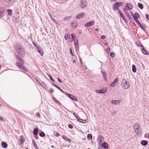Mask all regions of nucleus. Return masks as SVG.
<instances>
[{"instance_id": "de8ad7c7", "label": "nucleus", "mask_w": 149, "mask_h": 149, "mask_svg": "<svg viewBox=\"0 0 149 149\" xmlns=\"http://www.w3.org/2000/svg\"><path fill=\"white\" fill-rule=\"evenodd\" d=\"M70 53H71V55H72V56H74V55L72 53V49H71V48H70Z\"/></svg>"}, {"instance_id": "a211bd4d", "label": "nucleus", "mask_w": 149, "mask_h": 149, "mask_svg": "<svg viewBox=\"0 0 149 149\" xmlns=\"http://www.w3.org/2000/svg\"><path fill=\"white\" fill-rule=\"evenodd\" d=\"M74 43L75 44V46L76 50H79V43L77 40L76 41H74Z\"/></svg>"}, {"instance_id": "2f4dec72", "label": "nucleus", "mask_w": 149, "mask_h": 149, "mask_svg": "<svg viewBox=\"0 0 149 149\" xmlns=\"http://www.w3.org/2000/svg\"><path fill=\"white\" fill-rule=\"evenodd\" d=\"M71 17L70 16H67L65 18H64V19L65 21H67L68 20H70V19Z\"/></svg>"}, {"instance_id": "ea45409f", "label": "nucleus", "mask_w": 149, "mask_h": 149, "mask_svg": "<svg viewBox=\"0 0 149 149\" xmlns=\"http://www.w3.org/2000/svg\"><path fill=\"white\" fill-rule=\"evenodd\" d=\"M127 9H126V8H124L123 9L125 15L127 14V13H128L127 11Z\"/></svg>"}, {"instance_id": "bf43d9fd", "label": "nucleus", "mask_w": 149, "mask_h": 149, "mask_svg": "<svg viewBox=\"0 0 149 149\" xmlns=\"http://www.w3.org/2000/svg\"><path fill=\"white\" fill-rule=\"evenodd\" d=\"M65 38L66 40H67L68 38V36H65Z\"/></svg>"}, {"instance_id": "680f3d73", "label": "nucleus", "mask_w": 149, "mask_h": 149, "mask_svg": "<svg viewBox=\"0 0 149 149\" xmlns=\"http://www.w3.org/2000/svg\"><path fill=\"white\" fill-rule=\"evenodd\" d=\"M131 14L133 16V15H133V13H132V12H131Z\"/></svg>"}, {"instance_id": "4d7b16f0", "label": "nucleus", "mask_w": 149, "mask_h": 149, "mask_svg": "<svg viewBox=\"0 0 149 149\" xmlns=\"http://www.w3.org/2000/svg\"><path fill=\"white\" fill-rule=\"evenodd\" d=\"M57 79H58V81H59L60 83H61V82H62V81H61V80L60 79H59V78H57Z\"/></svg>"}, {"instance_id": "f257e3e1", "label": "nucleus", "mask_w": 149, "mask_h": 149, "mask_svg": "<svg viewBox=\"0 0 149 149\" xmlns=\"http://www.w3.org/2000/svg\"><path fill=\"white\" fill-rule=\"evenodd\" d=\"M16 58H17L18 60V61L19 62H16V66L17 67L21 68V69L23 70L24 71L27 72V69L24 67V66L23 65L24 63V61L18 55H17L16 56Z\"/></svg>"}, {"instance_id": "dca6fc26", "label": "nucleus", "mask_w": 149, "mask_h": 149, "mask_svg": "<svg viewBox=\"0 0 149 149\" xmlns=\"http://www.w3.org/2000/svg\"><path fill=\"white\" fill-rule=\"evenodd\" d=\"M101 146L103 148L106 149H108L109 148L108 144L105 142H104L103 143H102Z\"/></svg>"}, {"instance_id": "a878e982", "label": "nucleus", "mask_w": 149, "mask_h": 149, "mask_svg": "<svg viewBox=\"0 0 149 149\" xmlns=\"http://www.w3.org/2000/svg\"><path fill=\"white\" fill-rule=\"evenodd\" d=\"M141 51L145 55H146L148 54V52L144 48L141 49Z\"/></svg>"}, {"instance_id": "72a5a7b5", "label": "nucleus", "mask_w": 149, "mask_h": 149, "mask_svg": "<svg viewBox=\"0 0 149 149\" xmlns=\"http://www.w3.org/2000/svg\"><path fill=\"white\" fill-rule=\"evenodd\" d=\"M116 4L117 5L118 7L122 6L123 5L122 2H117Z\"/></svg>"}, {"instance_id": "338daca9", "label": "nucleus", "mask_w": 149, "mask_h": 149, "mask_svg": "<svg viewBox=\"0 0 149 149\" xmlns=\"http://www.w3.org/2000/svg\"><path fill=\"white\" fill-rule=\"evenodd\" d=\"M51 147L52 148H54V146H51Z\"/></svg>"}, {"instance_id": "1a4fd4ad", "label": "nucleus", "mask_w": 149, "mask_h": 149, "mask_svg": "<svg viewBox=\"0 0 149 149\" xmlns=\"http://www.w3.org/2000/svg\"><path fill=\"white\" fill-rule=\"evenodd\" d=\"M125 8L128 10H130L133 8V6L130 3H127L125 5Z\"/></svg>"}, {"instance_id": "774afa93", "label": "nucleus", "mask_w": 149, "mask_h": 149, "mask_svg": "<svg viewBox=\"0 0 149 149\" xmlns=\"http://www.w3.org/2000/svg\"><path fill=\"white\" fill-rule=\"evenodd\" d=\"M52 98H53V99H54V100H55V99H56V98H55V97H53Z\"/></svg>"}, {"instance_id": "6e6d98bb", "label": "nucleus", "mask_w": 149, "mask_h": 149, "mask_svg": "<svg viewBox=\"0 0 149 149\" xmlns=\"http://www.w3.org/2000/svg\"><path fill=\"white\" fill-rule=\"evenodd\" d=\"M100 90H96L95 91L97 93H100Z\"/></svg>"}, {"instance_id": "7c9ffc66", "label": "nucleus", "mask_w": 149, "mask_h": 149, "mask_svg": "<svg viewBox=\"0 0 149 149\" xmlns=\"http://www.w3.org/2000/svg\"><path fill=\"white\" fill-rule=\"evenodd\" d=\"M32 143L33 144V146H34L35 148L37 149V148L38 147L36 145V143L35 141L34 140H32Z\"/></svg>"}, {"instance_id": "3c124183", "label": "nucleus", "mask_w": 149, "mask_h": 149, "mask_svg": "<svg viewBox=\"0 0 149 149\" xmlns=\"http://www.w3.org/2000/svg\"><path fill=\"white\" fill-rule=\"evenodd\" d=\"M146 19L148 20H149V17H148V14H146Z\"/></svg>"}, {"instance_id": "4468645a", "label": "nucleus", "mask_w": 149, "mask_h": 149, "mask_svg": "<svg viewBox=\"0 0 149 149\" xmlns=\"http://www.w3.org/2000/svg\"><path fill=\"white\" fill-rule=\"evenodd\" d=\"M134 19L136 22V21L137 20V19L139 18L140 17L138 13H135L134 15H133Z\"/></svg>"}, {"instance_id": "0eeeda50", "label": "nucleus", "mask_w": 149, "mask_h": 149, "mask_svg": "<svg viewBox=\"0 0 149 149\" xmlns=\"http://www.w3.org/2000/svg\"><path fill=\"white\" fill-rule=\"evenodd\" d=\"M101 73L104 79L106 81H107V76L105 71L103 68L101 69Z\"/></svg>"}, {"instance_id": "393cba45", "label": "nucleus", "mask_w": 149, "mask_h": 149, "mask_svg": "<svg viewBox=\"0 0 149 149\" xmlns=\"http://www.w3.org/2000/svg\"><path fill=\"white\" fill-rule=\"evenodd\" d=\"M1 145L2 147L4 148H6L7 147V143L4 142H2L1 143Z\"/></svg>"}, {"instance_id": "412c9836", "label": "nucleus", "mask_w": 149, "mask_h": 149, "mask_svg": "<svg viewBox=\"0 0 149 149\" xmlns=\"http://www.w3.org/2000/svg\"><path fill=\"white\" fill-rule=\"evenodd\" d=\"M111 103L116 104L119 103L120 102V100H112L111 101Z\"/></svg>"}, {"instance_id": "c85d7f7f", "label": "nucleus", "mask_w": 149, "mask_h": 149, "mask_svg": "<svg viewBox=\"0 0 149 149\" xmlns=\"http://www.w3.org/2000/svg\"><path fill=\"white\" fill-rule=\"evenodd\" d=\"M125 15L130 20H132L133 19L131 17V15L128 13H127V14H125Z\"/></svg>"}, {"instance_id": "f8f14e48", "label": "nucleus", "mask_w": 149, "mask_h": 149, "mask_svg": "<svg viewBox=\"0 0 149 149\" xmlns=\"http://www.w3.org/2000/svg\"><path fill=\"white\" fill-rule=\"evenodd\" d=\"M118 81V79L117 78H116L114 81L111 83L110 84V86L114 87L115 86V85L116 84Z\"/></svg>"}, {"instance_id": "20e7f679", "label": "nucleus", "mask_w": 149, "mask_h": 149, "mask_svg": "<svg viewBox=\"0 0 149 149\" xmlns=\"http://www.w3.org/2000/svg\"><path fill=\"white\" fill-rule=\"evenodd\" d=\"M134 128L136 132L139 133L141 130V127L140 125L138 124H135L134 126Z\"/></svg>"}, {"instance_id": "c756f323", "label": "nucleus", "mask_w": 149, "mask_h": 149, "mask_svg": "<svg viewBox=\"0 0 149 149\" xmlns=\"http://www.w3.org/2000/svg\"><path fill=\"white\" fill-rule=\"evenodd\" d=\"M138 6L141 9H142L143 8V5L141 3H138Z\"/></svg>"}, {"instance_id": "e2e57ef3", "label": "nucleus", "mask_w": 149, "mask_h": 149, "mask_svg": "<svg viewBox=\"0 0 149 149\" xmlns=\"http://www.w3.org/2000/svg\"><path fill=\"white\" fill-rule=\"evenodd\" d=\"M99 30V29H95V30L96 31H98Z\"/></svg>"}, {"instance_id": "4be33fe9", "label": "nucleus", "mask_w": 149, "mask_h": 149, "mask_svg": "<svg viewBox=\"0 0 149 149\" xmlns=\"http://www.w3.org/2000/svg\"><path fill=\"white\" fill-rule=\"evenodd\" d=\"M107 90V88H103L102 89L100 90V93H105Z\"/></svg>"}, {"instance_id": "8fccbe9b", "label": "nucleus", "mask_w": 149, "mask_h": 149, "mask_svg": "<svg viewBox=\"0 0 149 149\" xmlns=\"http://www.w3.org/2000/svg\"><path fill=\"white\" fill-rule=\"evenodd\" d=\"M49 92L50 93H53V90L52 89V88H51L49 89Z\"/></svg>"}, {"instance_id": "e433bc0d", "label": "nucleus", "mask_w": 149, "mask_h": 149, "mask_svg": "<svg viewBox=\"0 0 149 149\" xmlns=\"http://www.w3.org/2000/svg\"><path fill=\"white\" fill-rule=\"evenodd\" d=\"M92 135L91 134H88V135H87V138H88V139H92Z\"/></svg>"}, {"instance_id": "6e6552de", "label": "nucleus", "mask_w": 149, "mask_h": 149, "mask_svg": "<svg viewBox=\"0 0 149 149\" xmlns=\"http://www.w3.org/2000/svg\"><path fill=\"white\" fill-rule=\"evenodd\" d=\"M118 13L121 16L122 18L123 19V20L125 22H127V20L126 18L125 17V16H124V15L122 13L121 10L119 9H118Z\"/></svg>"}, {"instance_id": "13d9d810", "label": "nucleus", "mask_w": 149, "mask_h": 149, "mask_svg": "<svg viewBox=\"0 0 149 149\" xmlns=\"http://www.w3.org/2000/svg\"><path fill=\"white\" fill-rule=\"evenodd\" d=\"M33 45L34 46H36L37 47V46L36 45V44L34 42H33Z\"/></svg>"}, {"instance_id": "bb28decb", "label": "nucleus", "mask_w": 149, "mask_h": 149, "mask_svg": "<svg viewBox=\"0 0 149 149\" xmlns=\"http://www.w3.org/2000/svg\"><path fill=\"white\" fill-rule=\"evenodd\" d=\"M136 66L133 65H132V71L134 72H136Z\"/></svg>"}, {"instance_id": "864d4df0", "label": "nucleus", "mask_w": 149, "mask_h": 149, "mask_svg": "<svg viewBox=\"0 0 149 149\" xmlns=\"http://www.w3.org/2000/svg\"><path fill=\"white\" fill-rule=\"evenodd\" d=\"M54 101L57 103L59 104L60 103L56 99Z\"/></svg>"}, {"instance_id": "58836bf2", "label": "nucleus", "mask_w": 149, "mask_h": 149, "mask_svg": "<svg viewBox=\"0 0 149 149\" xmlns=\"http://www.w3.org/2000/svg\"><path fill=\"white\" fill-rule=\"evenodd\" d=\"M49 77L50 78V79L52 80V81H54V80L52 78V77L49 74H48Z\"/></svg>"}, {"instance_id": "4c0bfd02", "label": "nucleus", "mask_w": 149, "mask_h": 149, "mask_svg": "<svg viewBox=\"0 0 149 149\" xmlns=\"http://www.w3.org/2000/svg\"><path fill=\"white\" fill-rule=\"evenodd\" d=\"M7 11L8 12V14L10 15H12V10H11V9H8L7 10Z\"/></svg>"}, {"instance_id": "f704fd0d", "label": "nucleus", "mask_w": 149, "mask_h": 149, "mask_svg": "<svg viewBox=\"0 0 149 149\" xmlns=\"http://www.w3.org/2000/svg\"><path fill=\"white\" fill-rule=\"evenodd\" d=\"M118 7L116 3L113 5V10H117L118 9Z\"/></svg>"}, {"instance_id": "a19ab883", "label": "nucleus", "mask_w": 149, "mask_h": 149, "mask_svg": "<svg viewBox=\"0 0 149 149\" xmlns=\"http://www.w3.org/2000/svg\"><path fill=\"white\" fill-rule=\"evenodd\" d=\"M110 56L112 57L113 58L115 56V55L113 52H111L110 53Z\"/></svg>"}, {"instance_id": "7ed1b4c3", "label": "nucleus", "mask_w": 149, "mask_h": 149, "mask_svg": "<svg viewBox=\"0 0 149 149\" xmlns=\"http://www.w3.org/2000/svg\"><path fill=\"white\" fill-rule=\"evenodd\" d=\"M122 83L123 84V88L125 89H127L130 86V84L128 81H127L125 79H123Z\"/></svg>"}, {"instance_id": "c03bdc74", "label": "nucleus", "mask_w": 149, "mask_h": 149, "mask_svg": "<svg viewBox=\"0 0 149 149\" xmlns=\"http://www.w3.org/2000/svg\"><path fill=\"white\" fill-rule=\"evenodd\" d=\"M38 52L40 53V54L42 56L43 55V52L42 51H41V50L40 51V50H38Z\"/></svg>"}, {"instance_id": "f3484780", "label": "nucleus", "mask_w": 149, "mask_h": 149, "mask_svg": "<svg viewBox=\"0 0 149 149\" xmlns=\"http://www.w3.org/2000/svg\"><path fill=\"white\" fill-rule=\"evenodd\" d=\"M85 15L84 13H82L81 14L77 15L76 17V18L79 19Z\"/></svg>"}, {"instance_id": "5fc2aeb1", "label": "nucleus", "mask_w": 149, "mask_h": 149, "mask_svg": "<svg viewBox=\"0 0 149 149\" xmlns=\"http://www.w3.org/2000/svg\"><path fill=\"white\" fill-rule=\"evenodd\" d=\"M36 115L37 116H38V117H40V114L38 113H36Z\"/></svg>"}, {"instance_id": "39448f33", "label": "nucleus", "mask_w": 149, "mask_h": 149, "mask_svg": "<svg viewBox=\"0 0 149 149\" xmlns=\"http://www.w3.org/2000/svg\"><path fill=\"white\" fill-rule=\"evenodd\" d=\"M73 115L75 116V117L77 119V120L81 123H85L86 122L85 120H82L79 118V116L76 113L74 112L73 113Z\"/></svg>"}, {"instance_id": "69168bd1", "label": "nucleus", "mask_w": 149, "mask_h": 149, "mask_svg": "<svg viewBox=\"0 0 149 149\" xmlns=\"http://www.w3.org/2000/svg\"><path fill=\"white\" fill-rule=\"evenodd\" d=\"M0 119L1 121H2L3 120L2 118H1V117H0Z\"/></svg>"}, {"instance_id": "37998d69", "label": "nucleus", "mask_w": 149, "mask_h": 149, "mask_svg": "<svg viewBox=\"0 0 149 149\" xmlns=\"http://www.w3.org/2000/svg\"><path fill=\"white\" fill-rule=\"evenodd\" d=\"M106 51L107 53H109L110 51V48L109 47L107 48L106 50Z\"/></svg>"}, {"instance_id": "0e129e2a", "label": "nucleus", "mask_w": 149, "mask_h": 149, "mask_svg": "<svg viewBox=\"0 0 149 149\" xmlns=\"http://www.w3.org/2000/svg\"><path fill=\"white\" fill-rule=\"evenodd\" d=\"M73 62L74 63H75V62H76V61H75V60H73Z\"/></svg>"}, {"instance_id": "9b49d317", "label": "nucleus", "mask_w": 149, "mask_h": 149, "mask_svg": "<svg viewBox=\"0 0 149 149\" xmlns=\"http://www.w3.org/2000/svg\"><path fill=\"white\" fill-rule=\"evenodd\" d=\"M20 139H19L18 143H20V145H21L22 144L24 143V137L23 136H20Z\"/></svg>"}, {"instance_id": "5701e85b", "label": "nucleus", "mask_w": 149, "mask_h": 149, "mask_svg": "<svg viewBox=\"0 0 149 149\" xmlns=\"http://www.w3.org/2000/svg\"><path fill=\"white\" fill-rule=\"evenodd\" d=\"M63 138L66 141H67L69 142H70L71 141L70 139H69L68 137L65 136L63 135L62 136Z\"/></svg>"}, {"instance_id": "603ef678", "label": "nucleus", "mask_w": 149, "mask_h": 149, "mask_svg": "<svg viewBox=\"0 0 149 149\" xmlns=\"http://www.w3.org/2000/svg\"><path fill=\"white\" fill-rule=\"evenodd\" d=\"M101 38L102 39H104L105 38V36H104L103 35L101 36Z\"/></svg>"}, {"instance_id": "ddd939ff", "label": "nucleus", "mask_w": 149, "mask_h": 149, "mask_svg": "<svg viewBox=\"0 0 149 149\" xmlns=\"http://www.w3.org/2000/svg\"><path fill=\"white\" fill-rule=\"evenodd\" d=\"M94 23L93 21H91L88 22L87 23L84 25L85 27H89L90 26H93L94 25Z\"/></svg>"}, {"instance_id": "2eb2a0df", "label": "nucleus", "mask_w": 149, "mask_h": 149, "mask_svg": "<svg viewBox=\"0 0 149 149\" xmlns=\"http://www.w3.org/2000/svg\"><path fill=\"white\" fill-rule=\"evenodd\" d=\"M67 95L69 97L72 99V100L76 101H77V98L72 95L70 94L67 93Z\"/></svg>"}, {"instance_id": "a18cd8bd", "label": "nucleus", "mask_w": 149, "mask_h": 149, "mask_svg": "<svg viewBox=\"0 0 149 149\" xmlns=\"http://www.w3.org/2000/svg\"><path fill=\"white\" fill-rule=\"evenodd\" d=\"M68 127L70 129H72L73 128V126L72 125L69 124L68 125Z\"/></svg>"}, {"instance_id": "473e14b6", "label": "nucleus", "mask_w": 149, "mask_h": 149, "mask_svg": "<svg viewBox=\"0 0 149 149\" xmlns=\"http://www.w3.org/2000/svg\"><path fill=\"white\" fill-rule=\"evenodd\" d=\"M39 83L42 86H45V84L41 80L40 81V82H39Z\"/></svg>"}, {"instance_id": "c9c22d12", "label": "nucleus", "mask_w": 149, "mask_h": 149, "mask_svg": "<svg viewBox=\"0 0 149 149\" xmlns=\"http://www.w3.org/2000/svg\"><path fill=\"white\" fill-rule=\"evenodd\" d=\"M45 135L44 133L43 132H41L40 134V136L42 137H44Z\"/></svg>"}, {"instance_id": "6ab92c4d", "label": "nucleus", "mask_w": 149, "mask_h": 149, "mask_svg": "<svg viewBox=\"0 0 149 149\" xmlns=\"http://www.w3.org/2000/svg\"><path fill=\"white\" fill-rule=\"evenodd\" d=\"M52 85L53 86H54L57 88L58 89H59L60 91L62 93H64V92L62 90L60 87H59L58 86L56 85V84L54 83H53L52 84Z\"/></svg>"}, {"instance_id": "aec40b11", "label": "nucleus", "mask_w": 149, "mask_h": 149, "mask_svg": "<svg viewBox=\"0 0 149 149\" xmlns=\"http://www.w3.org/2000/svg\"><path fill=\"white\" fill-rule=\"evenodd\" d=\"M136 22L142 30H144L145 29L144 27L141 24L138 20H136Z\"/></svg>"}, {"instance_id": "9d476101", "label": "nucleus", "mask_w": 149, "mask_h": 149, "mask_svg": "<svg viewBox=\"0 0 149 149\" xmlns=\"http://www.w3.org/2000/svg\"><path fill=\"white\" fill-rule=\"evenodd\" d=\"M80 6L82 8H84L87 6V3L84 0H82L80 2Z\"/></svg>"}, {"instance_id": "f03ea898", "label": "nucleus", "mask_w": 149, "mask_h": 149, "mask_svg": "<svg viewBox=\"0 0 149 149\" xmlns=\"http://www.w3.org/2000/svg\"><path fill=\"white\" fill-rule=\"evenodd\" d=\"M18 53L22 57H24L25 56V54L23 49L19 45H16L15 47Z\"/></svg>"}, {"instance_id": "423d86ee", "label": "nucleus", "mask_w": 149, "mask_h": 149, "mask_svg": "<svg viewBox=\"0 0 149 149\" xmlns=\"http://www.w3.org/2000/svg\"><path fill=\"white\" fill-rule=\"evenodd\" d=\"M97 140L99 144L100 145L103 142L104 138L101 135H99L97 137Z\"/></svg>"}, {"instance_id": "09e8293b", "label": "nucleus", "mask_w": 149, "mask_h": 149, "mask_svg": "<svg viewBox=\"0 0 149 149\" xmlns=\"http://www.w3.org/2000/svg\"><path fill=\"white\" fill-rule=\"evenodd\" d=\"M71 36L72 38H74L75 37V36L74 33H72L71 34Z\"/></svg>"}, {"instance_id": "cd10ccee", "label": "nucleus", "mask_w": 149, "mask_h": 149, "mask_svg": "<svg viewBox=\"0 0 149 149\" xmlns=\"http://www.w3.org/2000/svg\"><path fill=\"white\" fill-rule=\"evenodd\" d=\"M38 129L37 128H35L33 130V133L35 135H37L38 134Z\"/></svg>"}, {"instance_id": "052dcab7", "label": "nucleus", "mask_w": 149, "mask_h": 149, "mask_svg": "<svg viewBox=\"0 0 149 149\" xmlns=\"http://www.w3.org/2000/svg\"><path fill=\"white\" fill-rule=\"evenodd\" d=\"M80 62L81 64H82V62L81 60L80 59Z\"/></svg>"}, {"instance_id": "49530a36", "label": "nucleus", "mask_w": 149, "mask_h": 149, "mask_svg": "<svg viewBox=\"0 0 149 149\" xmlns=\"http://www.w3.org/2000/svg\"><path fill=\"white\" fill-rule=\"evenodd\" d=\"M59 135H60V134L58 132H56V133L55 134V136L56 137H58Z\"/></svg>"}, {"instance_id": "b1692460", "label": "nucleus", "mask_w": 149, "mask_h": 149, "mask_svg": "<svg viewBox=\"0 0 149 149\" xmlns=\"http://www.w3.org/2000/svg\"><path fill=\"white\" fill-rule=\"evenodd\" d=\"M148 142L146 140H142L141 141V144L144 146L148 144Z\"/></svg>"}, {"instance_id": "79ce46f5", "label": "nucleus", "mask_w": 149, "mask_h": 149, "mask_svg": "<svg viewBox=\"0 0 149 149\" xmlns=\"http://www.w3.org/2000/svg\"><path fill=\"white\" fill-rule=\"evenodd\" d=\"M136 44L139 47L141 46L142 47H143V45H140V44H139V42H136Z\"/></svg>"}]
</instances>
